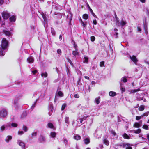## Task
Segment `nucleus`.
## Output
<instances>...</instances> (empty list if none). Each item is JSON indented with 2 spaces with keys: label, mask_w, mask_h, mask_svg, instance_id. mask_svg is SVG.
<instances>
[{
  "label": "nucleus",
  "mask_w": 149,
  "mask_h": 149,
  "mask_svg": "<svg viewBox=\"0 0 149 149\" xmlns=\"http://www.w3.org/2000/svg\"><path fill=\"white\" fill-rule=\"evenodd\" d=\"M111 133L112 134H113V136H115L116 135V133L115 132V131L114 130H112L111 131Z\"/></svg>",
  "instance_id": "nucleus-44"
},
{
  "label": "nucleus",
  "mask_w": 149,
  "mask_h": 149,
  "mask_svg": "<svg viewBox=\"0 0 149 149\" xmlns=\"http://www.w3.org/2000/svg\"><path fill=\"white\" fill-rule=\"evenodd\" d=\"M41 75L42 77L44 76L45 77H46L47 76V74L46 72L45 73H42Z\"/></svg>",
  "instance_id": "nucleus-37"
},
{
  "label": "nucleus",
  "mask_w": 149,
  "mask_h": 149,
  "mask_svg": "<svg viewBox=\"0 0 149 149\" xmlns=\"http://www.w3.org/2000/svg\"><path fill=\"white\" fill-rule=\"evenodd\" d=\"M63 142L65 144V145L68 144V140H67L66 139H65L63 140Z\"/></svg>",
  "instance_id": "nucleus-50"
},
{
  "label": "nucleus",
  "mask_w": 149,
  "mask_h": 149,
  "mask_svg": "<svg viewBox=\"0 0 149 149\" xmlns=\"http://www.w3.org/2000/svg\"><path fill=\"white\" fill-rule=\"evenodd\" d=\"M12 139V136H8L5 139V141L8 143L9 142V141L11 140Z\"/></svg>",
  "instance_id": "nucleus-11"
},
{
  "label": "nucleus",
  "mask_w": 149,
  "mask_h": 149,
  "mask_svg": "<svg viewBox=\"0 0 149 149\" xmlns=\"http://www.w3.org/2000/svg\"><path fill=\"white\" fill-rule=\"evenodd\" d=\"M84 141L85 144L87 145L90 143V140L89 138H86L84 140Z\"/></svg>",
  "instance_id": "nucleus-12"
},
{
  "label": "nucleus",
  "mask_w": 149,
  "mask_h": 149,
  "mask_svg": "<svg viewBox=\"0 0 149 149\" xmlns=\"http://www.w3.org/2000/svg\"><path fill=\"white\" fill-rule=\"evenodd\" d=\"M130 58L131 60L136 64V65L138 61V60L136 58V56L134 55H132V56H130Z\"/></svg>",
  "instance_id": "nucleus-4"
},
{
  "label": "nucleus",
  "mask_w": 149,
  "mask_h": 149,
  "mask_svg": "<svg viewBox=\"0 0 149 149\" xmlns=\"http://www.w3.org/2000/svg\"><path fill=\"white\" fill-rule=\"evenodd\" d=\"M87 6H88V8L89 9V11H90V13H91V14L93 15V17H97L96 15L94 13L88 4H87Z\"/></svg>",
  "instance_id": "nucleus-6"
},
{
  "label": "nucleus",
  "mask_w": 149,
  "mask_h": 149,
  "mask_svg": "<svg viewBox=\"0 0 149 149\" xmlns=\"http://www.w3.org/2000/svg\"><path fill=\"white\" fill-rule=\"evenodd\" d=\"M82 17L84 19L86 20L88 18V15L86 14H84L83 15Z\"/></svg>",
  "instance_id": "nucleus-23"
},
{
  "label": "nucleus",
  "mask_w": 149,
  "mask_h": 149,
  "mask_svg": "<svg viewBox=\"0 0 149 149\" xmlns=\"http://www.w3.org/2000/svg\"><path fill=\"white\" fill-rule=\"evenodd\" d=\"M8 41L5 38H2L1 41V44L0 47V56H3L5 55L4 51L7 49L8 46Z\"/></svg>",
  "instance_id": "nucleus-1"
},
{
  "label": "nucleus",
  "mask_w": 149,
  "mask_h": 149,
  "mask_svg": "<svg viewBox=\"0 0 149 149\" xmlns=\"http://www.w3.org/2000/svg\"><path fill=\"white\" fill-rule=\"evenodd\" d=\"M121 81L124 83H126L127 81V80L126 78V77L125 76L122 78Z\"/></svg>",
  "instance_id": "nucleus-22"
},
{
  "label": "nucleus",
  "mask_w": 149,
  "mask_h": 149,
  "mask_svg": "<svg viewBox=\"0 0 149 149\" xmlns=\"http://www.w3.org/2000/svg\"><path fill=\"white\" fill-rule=\"evenodd\" d=\"M103 143L107 146H108L109 144V141L106 139H105L103 140Z\"/></svg>",
  "instance_id": "nucleus-13"
},
{
  "label": "nucleus",
  "mask_w": 149,
  "mask_h": 149,
  "mask_svg": "<svg viewBox=\"0 0 149 149\" xmlns=\"http://www.w3.org/2000/svg\"><path fill=\"white\" fill-rule=\"evenodd\" d=\"M65 123H68V124L69 123V118L68 117H66L65 118Z\"/></svg>",
  "instance_id": "nucleus-34"
},
{
  "label": "nucleus",
  "mask_w": 149,
  "mask_h": 149,
  "mask_svg": "<svg viewBox=\"0 0 149 149\" xmlns=\"http://www.w3.org/2000/svg\"><path fill=\"white\" fill-rule=\"evenodd\" d=\"M19 145L22 148H24L25 147V144L24 142H20L19 143Z\"/></svg>",
  "instance_id": "nucleus-28"
},
{
  "label": "nucleus",
  "mask_w": 149,
  "mask_h": 149,
  "mask_svg": "<svg viewBox=\"0 0 149 149\" xmlns=\"http://www.w3.org/2000/svg\"><path fill=\"white\" fill-rule=\"evenodd\" d=\"M140 91V89L139 88L137 89H133L131 91V92L132 93H135L137 91Z\"/></svg>",
  "instance_id": "nucleus-33"
},
{
  "label": "nucleus",
  "mask_w": 149,
  "mask_h": 149,
  "mask_svg": "<svg viewBox=\"0 0 149 149\" xmlns=\"http://www.w3.org/2000/svg\"><path fill=\"white\" fill-rule=\"evenodd\" d=\"M77 46L75 44V42H74V47H75L76 48V47H77Z\"/></svg>",
  "instance_id": "nucleus-63"
},
{
  "label": "nucleus",
  "mask_w": 149,
  "mask_h": 149,
  "mask_svg": "<svg viewBox=\"0 0 149 149\" xmlns=\"http://www.w3.org/2000/svg\"><path fill=\"white\" fill-rule=\"evenodd\" d=\"M130 145V144L128 143H122L121 144H119V146L120 147L122 146L123 147H126L127 146Z\"/></svg>",
  "instance_id": "nucleus-15"
},
{
  "label": "nucleus",
  "mask_w": 149,
  "mask_h": 149,
  "mask_svg": "<svg viewBox=\"0 0 149 149\" xmlns=\"http://www.w3.org/2000/svg\"><path fill=\"white\" fill-rule=\"evenodd\" d=\"M37 135V132H33L31 134V138H33V136H36Z\"/></svg>",
  "instance_id": "nucleus-32"
},
{
  "label": "nucleus",
  "mask_w": 149,
  "mask_h": 149,
  "mask_svg": "<svg viewBox=\"0 0 149 149\" xmlns=\"http://www.w3.org/2000/svg\"><path fill=\"white\" fill-rule=\"evenodd\" d=\"M95 101L97 104H98L100 101V97H99L98 98H95Z\"/></svg>",
  "instance_id": "nucleus-21"
},
{
  "label": "nucleus",
  "mask_w": 149,
  "mask_h": 149,
  "mask_svg": "<svg viewBox=\"0 0 149 149\" xmlns=\"http://www.w3.org/2000/svg\"><path fill=\"white\" fill-rule=\"evenodd\" d=\"M138 31H141V29L140 27H137Z\"/></svg>",
  "instance_id": "nucleus-58"
},
{
  "label": "nucleus",
  "mask_w": 149,
  "mask_h": 149,
  "mask_svg": "<svg viewBox=\"0 0 149 149\" xmlns=\"http://www.w3.org/2000/svg\"><path fill=\"white\" fill-rule=\"evenodd\" d=\"M144 27L145 30L147 29V25L146 24H144Z\"/></svg>",
  "instance_id": "nucleus-57"
},
{
  "label": "nucleus",
  "mask_w": 149,
  "mask_h": 149,
  "mask_svg": "<svg viewBox=\"0 0 149 149\" xmlns=\"http://www.w3.org/2000/svg\"><path fill=\"white\" fill-rule=\"evenodd\" d=\"M58 95L61 97H62L64 96V94L61 91H59L58 92Z\"/></svg>",
  "instance_id": "nucleus-26"
},
{
  "label": "nucleus",
  "mask_w": 149,
  "mask_h": 149,
  "mask_svg": "<svg viewBox=\"0 0 149 149\" xmlns=\"http://www.w3.org/2000/svg\"><path fill=\"white\" fill-rule=\"evenodd\" d=\"M23 131H19L18 132V134H23Z\"/></svg>",
  "instance_id": "nucleus-56"
},
{
  "label": "nucleus",
  "mask_w": 149,
  "mask_h": 149,
  "mask_svg": "<svg viewBox=\"0 0 149 149\" xmlns=\"http://www.w3.org/2000/svg\"><path fill=\"white\" fill-rule=\"evenodd\" d=\"M2 16L4 19H7L10 16V14L7 11H4L2 13Z\"/></svg>",
  "instance_id": "nucleus-2"
},
{
  "label": "nucleus",
  "mask_w": 149,
  "mask_h": 149,
  "mask_svg": "<svg viewBox=\"0 0 149 149\" xmlns=\"http://www.w3.org/2000/svg\"><path fill=\"white\" fill-rule=\"evenodd\" d=\"M74 97L75 98H79V96L78 95V94H77L74 95Z\"/></svg>",
  "instance_id": "nucleus-48"
},
{
  "label": "nucleus",
  "mask_w": 149,
  "mask_h": 149,
  "mask_svg": "<svg viewBox=\"0 0 149 149\" xmlns=\"http://www.w3.org/2000/svg\"><path fill=\"white\" fill-rule=\"evenodd\" d=\"M145 107L143 105H141L139 107L138 109L139 111H142L144 109Z\"/></svg>",
  "instance_id": "nucleus-20"
},
{
  "label": "nucleus",
  "mask_w": 149,
  "mask_h": 149,
  "mask_svg": "<svg viewBox=\"0 0 149 149\" xmlns=\"http://www.w3.org/2000/svg\"><path fill=\"white\" fill-rule=\"evenodd\" d=\"M5 129V127L4 125H2L0 127V130L1 132H3Z\"/></svg>",
  "instance_id": "nucleus-39"
},
{
  "label": "nucleus",
  "mask_w": 149,
  "mask_h": 149,
  "mask_svg": "<svg viewBox=\"0 0 149 149\" xmlns=\"http://www.w3.org/2000/svg\"><path fill=\"white\" fill-rule=\"evenodd\" d=\"M142 128L146 130H148L149 129V127L148 126L144 124L142 127Z\"/></svg>",
  "instance_id": "nucleus-31"
},
{
  "label": "nucleus",
  "mask_w": 149,
  "mask_h": 149,
  "mask_svg": "<svg viewBox=\"0 0 149 149\" xmlns=\"http://www.w3.org/2000/svg\"><path fill=\"white\" fill-rule=\"evenodd\" d=\"M77 51L78 49L76 48L75 51H72V54L75 56L78 55L79 52H77Z\"/></svg>",
  "instance_id": "nucleus-18"
},
{
  "label": "nucleus",
  "mask_w": 149,
  "mask_h": 149,
  "mask_svg": "<svg viewBox=\"0 0 149 149\" xmlns=\"http://www.w3.org/2000/svg\"><path fill=\"white\" fill-rule=\"evenodd\" d=\"M147 138L148 139V141H149V134L147 135Z\"/></svg>",
  "instance_id": "nucleus-64"
},
{
  "label": "nucleus",
  "mask_w": 149,
  "mask_h": 149,
  "mask_svg": "<svg viewBox=\"0 0 149 149\" xmlns=\"http://www.w3.org/2000/svg\"><path fill=\"white\" fill-rule=\"evenodd\" d=\"M120 90H121V93H123V92H124L125 91V88L121 87L120 88Z\"/></svg>",
  "instance_id": "nucleus-45"
},
{
  "label": "nucleus",
  "mask_w": 149,
  "mask_h": 149,
  "mask_svg": "<svg viewBox=\"0 0 149 149\" xmlns=\"http://www.w3.org/2000/svg\"><path fill=\"white\" fill-rule=\"evenodd\" d=\"M84 77L86 79H89V78L87 76H84Z\"/></svg>",
  "instance_id": "nucleus-62"
},
{
  "label": "nucleus",
  "mask_w": 149,
  "mask_h": 149,
  "mask_svg": "<svg viewBox=\"0 0 149 149\" xmlns=\"http://www.w3.org/2000/svg\"><path fill=\"white\" fill-rule=\"evenodd\" d=\"M82 26H83L84 27H85L86 26V24L85 23H84V22H83L82 24H81Z\"/></svg>",
  "instance_id": "nucleus-59"
},
{
  "label": "nucleus",
  "mask_w": 149,
  "mask_h": 149,
  "mask_svg": "<svg viewBox=\"0 0 149 149\" xmlns=\"http://www.w3.org/2000/svg\"><path fill=\"white\" fill-rule=\"evenodd\" d=\"M42 17L43 18L44 20H46V18L45 16L44 15H42Z\"/></svg>",
  "instance_id": "nucleus-61"
},
{
  "label": "nucleus",
  "mask_w": 149,
  "mask_h": 149,
  "mask_svg": "<svg viewBox=\"0 0 149 149\" xmlns=\"http://www.w3.org/2000/svg\"><path fill=\"white\" fill-rule=\"evenodd\" d=\"M90 39L91 41L93 42L95 40V38L94 36H92L91 37Z\"/></svg>",
  "instance_id": "nucleus-38"
},
{
  "label": "nucleus",
  "mask_w": 149,
  "mask_h": 149,
  "mask_svg": "<svg viewBox=\"0 0 149 149\" xmlns=\"http://www.w3.org/2000/svg\"><path fill=\"white\" fill-rule=\"evenodd\" d=\"M74 139L77 140H79L81 139V136L79 135H76L74 136Z\"/></svg>",
  "instance_id": "nucleus-19"
},
{
  "label": "nucleus",
  "mask_w": 149,
  "mask_h": 149,
  "mask_svg": "<svg viewBox=\"0 0 149 149\" xmlns=\"http://www.w3.org/2000/svg\"><path fill=\"white\" fill-rule=\"evenodd\" d=\"M123 137L125 139H130L129 136L126 133H124L123 134Z\"/></svg>",
  "instance_id": "nucleus-17"
},
{
  "label": "nucleus",
  "mask_w": 149,
  "mask_h": 149,
  "mask_svg": "<svg viewBox=\"0 0 149 149\" xmlns=\"http://www.w3.org/2000/svg\"><path fill=\"white\" fill-rule=\"evenodd\" d=\"M12 127H16L17 126V124L15 123H12L11 124Z\"/></svg>",
  "instance_id": "nucleus-43"
},
{
  "label": "nucleus",
  "mask_w": 149,
  "mask_h": 149,
  "mask_svg": "<svg viewBox=\"0 0 149 149\" xmlns=\"http://www.w3.org/2000/svg\"><path fill=\"white\" fill-rule=\"evenodd\" d=\"M27 61L29 63H32L34 61V59L32 56H30L27 58Z\"/></svg>",
  "instance_id": "nucleus-5"
},
{
  "label": "nucleus",
  "mask_w": 149,
  "mask_h": 149,
  "mask_svg": "<svg viewBox=\"0 0 149 149\" xmlns=\"http://www.w3.org/2000/svg\"><path fill=\"white\" fill-rule=\"evenodd\" d=\"M48 127L52 129L54 128V126L53 124L51 123H49L47 124Z\"/></svg>",
  "instance_id": "nucleus-27"
},
{
  "label": "nucleus",
  "mask_w": 149,
  "mask_h": 149,
  "mask_svg": "<svg viewBox=\"0 0 149 149\" xmlns=\"http://www.w3.org/2000/svg\"><path fill=\"white\" fill-rule=\"evenodd\" d=\"M140 124L138 122H136L134 124L133 126L136 128H139L141 127Z\"/></svg>",
  "instance_id": "nucleus-14"
},
{
  "label": "nucleus",
  "mask_w": 149,
  "mask_h": 149,
  "mask_svg": "<svg viewBox=\"0 0 149 149\" xmlns=\"http://www.w3.org/2000/svg\"><path fill=\"white\" fill-rule=\"evenodd\" d=\"M84 60L83 61L84 63H87L88 62V57L86 56H84Z\"/></svg>",
  "instance_id": "nucleus-30"
},
{
  "label": "nucleus",
  "mask_w": 149,
  "mask_h": 149,
  "mask_svg": "<svg viewBox=\"0 0 149 149\" xmlns=\"http://www.w3.org/2000/svg\"><path fill=\"white\" fill-rule=\"evenodd\" d=\"M142 3H144L146 2V0H139Z\"/></svg>",
  "instance_id": "nucleus-60"
},
{
  "label": "nucleus",
  "mask_w": 149,
  "mask_h": 149,
  "mask_svg": "<svg viewBox=\"0 0 149 149\" xmlns=\"http://www.w3.org/2000/svg\"><path fill=\"white\" fill-rule=\"evenodd\" d=\"M57 52L58 54L60 55L62 53L61 50L60 49H58L57 50Z\"/></svg>",
  "instance_id": "nucleus-49"
},
{
  "label": "nucleus",
  "mask_w": 149,
  "mask_h": 149,
  "mask_svg": "<svg viewBox=\"0 0 149 149\" xmlns=\"http://www.w3.org/2000/svg\"><path fill=\"white\" fill-rule=\"evenodd\" d=\"M149 114V111H147L143 113L141 115L142 116V117L143 118L144 116H147Z\"/></svg>",
  "instance_id": "nucleus-24"
},
{
  "label": "nucleus",
  "mask_w": 149,
  "mask_h": 149,
  "mask_svg": "<svg viewBox=\"0 0 149 149\" xmlns=\"http://www.w3.org/2000/svg\"><path fill=\"white\" fill-rule=\"evenodd\" d=\"M7 111L5 109H3L0 111V116L1 117L4 118L7 116Z\"/></svg>",
  "instance_id": "nucleus-3"
},
{
  "label": "nucleus",
  "mask_w": 149,
  "mask_h": 149,
  "mask_svg": "<svg viewBox=\"0 0 149 149\" xmlns=\"http://www.w3.org/2000/svg\"><path fill=\"white\" fill-rule=\"evenodd\" d=\"M130 145L129 146H127L126 147H125L126 149H132V147L130 146Z\"/></svg>",
  "instance_id": "nucleus-46"
},
{
  "label": "nucleus",
  "mask_w": 149,
  "mask_h": 149,
  "mask_svg": "<svg viewBox=\"0 0 149 149\" xmlns=\"http://www.w3.org/2000/svg\"><path fill=\"white\" fill-rule=\"evenodd\" d=\"M104 61H102L100 62V67H103L104 65Z\"/></svg>",
  "instance_id": "nucleus-42"
},
{
  "label": "nucleus",
  "mask_w": 149,
  "mask_h": 149,
  "mask_svg": "<svg viewBox=\"0 0 149 149\" xmlns=\"http://www.w3.org/2000/svg\"><path fill=\"white\" fill-rule=\"evenodd\" d=\"M93 24L95 25H96L97 24V22L96 19L93 20Z\"/></svg>",
  "instance_id": "nucleus-52"
},
{
  "label": "nucleus",
  "mask_w": 149,
  "mask_h": 149,
  "mask_svg": "<svg viewBox=\"0 0 149 149\" xmlns=\"http://www.w3.org/2000/svg\"><path fill=\"white\" fill-rule=\"evenodd\" d=\"M3 32L6 35L8 36H9L11 34V33L9 31L3 30Z\"/></svg>",
  "instance_id": "nucleus-9"
},
{
  "label": "nucleus",
  "mask_w": 149,
  "mask_h": 149,
  "mask_svg": "<svg viewBox=\"0 0 149 149\" xmlns=\"http://www.w3.org/2000/svg\"><path fill=\"white\" fill-rule=\"evenodd\" d=\"M52 31L51 30L52 34L53 35H55V31H54L53 29H52Z\"/></svg>",
  "instance_id": "nucleus-51"
},
{
  "label": "nucleus",
  "mask_w": 149,
  "mask_h": 149,
  "mask_svg": "<svg viewBox=\"0 0 149 149\" xmlns=\"http://www.w3.org/2000/svg\"><path fill=\"white\" fill-rule=\"evenodd\" d=\"M37 72V71L36 70H35L33 71H32V73L34 74H35Z\"/></svg>",
  "instance_id": "nucleus-55"
},
{
  "label": "nucleus",
  "mask_w": 149,
  "mask_h": 149,
  "mask_svg": "<svg viewBox=\"0 0 149 149\" xmlns=\"http://www.w3.org/2000/svg\"><path fill=\"white\" fill-rule=\"evenodd\" d=\"M38 140L40 142H42L45 141V137L41 135L40 137L38 139Z\"/></svg>",
  "instance_id": "nucleus-7"
},
{
  "label": "nucleus",
  "mask_w": 149,
  "mask_h": 149,
  "mask_svg": "<svg viewBox=\"0 0 149 149\" xmlns=\"http://www.w3.org/2000/svg\"><path fill=\"white\" fill-rule=\"evenodd\" d=\"M116 19V24H117L118 26H120V25H119L120 23H119V18L118 17Z\"/></svg>",
  "instance_id": "nucleus-41"
},
{
  "label": "nucleus",
  "mask_w": 149,
  "mask_h": 149,
  "mask_svg": "<svg viewBox=\"0 0 149 149\" xmlns=\"http://www.w3.org/2000/svg\"><path fill=\"white\" fill-rule=\"evenodd\" d=\"M51 137L52 138H54L56 137V133L55 132H52L50 133Z\"/></svg>",
  "instance_id": "nucleus-29"
},
{
  "label": "nucleus",
  "mask_w": 149,
  "mask_h": 149,
  "mask_svg": "<svg viewBox=\"0 0 149 149\" xmlns=\"http://www.w3.org/2000/svg\"><path fill=\"white\" fill-rule=\"evenodd\" d=\"M134 132L135 134H139L141 132V130L140 129H138L136 130H134Z\"/></svg>",
  "instance_id": "nucleus-25"
},
{
  "label": "nucleus",
  "mask_w": 149,
  "mask_h": 149,
  "mask_svg": "<svg viewBox=\"0 0 149 149\" xmlns=\"http://www.w3.org/2000/svg\"><path fill=\"white\" fill-rule=\"evenodd\" d=\"M16 20V17L14 15H12L9 18V20L10 22H15Z\"/></svg>",
  "instance_id": "nucleus-8"
},
{
  "label": "nucleus",
  "mask_w": 149,
  "mask_h": 149,
  "mask_svg": "<svg viewBox=\"0 0 149 149\" xmlns=\"http://www.w3.org/2000/svg\"><path fill=\"white\" fill-rule=\"evenodd\" d=\"M4 3V0H0V5H2Z\"/></svg>",
  "instance_id": "nucleus-54"
},
{
  "label": "nucleus",
  "mask_w": 149,
  "mask_h": 149,
  "mask_svg": "<svg viewBox=\"0 0 149 149\" xmlns=\"http://www.w3.org/2000/svg\"><path fill=\"white\" fill-rule=\"evenodd\" d=\"M66 104H63L61 107V110L62 111L64 110V109H65V108L66 107Z\"/></svg>",
  "instance_id": "nucleus-40"
},
{
  "label": "nucleus",
  "mask_w": 149,
  "mask_h": 149,
  "mask_svg": "<svg viewBox=\"0 0 149 149\" xmlns=\"http://www.w3.org/2000/svg\"><path fill=\"white\" fill-rule=\"evenodd\" d=\"M23 130L25 132L27 131V127L26 126L24 125L23 127Z\"/></svg>",
  "instance_id": "nucleus-35"
},
{
  "label": "nucleus",
  "mask_w": 149,
  "mask_h": 149,
  "mask_svg": "<svg viewBox=\"0 0 149 149\" xmlns=\"http://www.w3.org/2000/svg\"><path fill=\"white\" fill-rule=\"evenodd\" d=\"M141 115L140 116H136V119L137 120H138L142 118Z\"/></svg>",
  "instance_id": "nucleus-36"
},
{
  "label": "nucleus",
  "mask_w": 149,
  "mask_h": 149,
  "mask_svg": "<svg viewBox=\"0 0 149 149\" xmlns=\"http://www.w3.org/2000/svg\"><path fill=\"white\" fill-rule=\"evenodd\" d=\"M109 95L110 96L114 97L116 95V93L115 92L110 91L109 93Z\"/></svg>",
  "instance_id": "nucleus-10"
},
{
  "label": "nucleus",
  "mask_w": 149,
  "mask_h": 149,
  "mask_svg": "<svg viewBox=\"0 0 149 149\" xmlns=\"http://www.w3.org/2000/svg\"><path fill=\"white\" fill-rule=\"evenodd\" d=\"M126 24L127 22H126V21H124L122 19L120 21V24L122 26H124Z\"/></svg>",
  "instance_id": "nucleus-16"
},
{
  "label": "nucleus",
  "mask_w": 149,
  "mask_h": 149,
  "mask_svg": "<svg viewBox=\"0 0 149 149\" xmlns=\"http://www.w3.org/2000/svg\"><path fill=\"white\" fill-rule=\"evenodd\" d=\"M68 61L70 63L71 65H72L73 63L72 62L71 60L69 58L67 59Z\"/></svg>",
  "instance_id": "nucleus-47"
},
{
  "label": "nucleus",
  "mask_w": 149,
  "mask_h": 149,
  "mask_svg": "<svg viewBox=\"0 0 149 149\" xmlns=\"http://www.w3.org/2000/svg\"><path fill=\"white\" fill-rule=\"evenodd\" d=\"M88 117V116H84L83 118H81V119L83 120H84L86 119Z\"/></svg>",
  "instance_id": "nucleus-53"
}]
</instances>
